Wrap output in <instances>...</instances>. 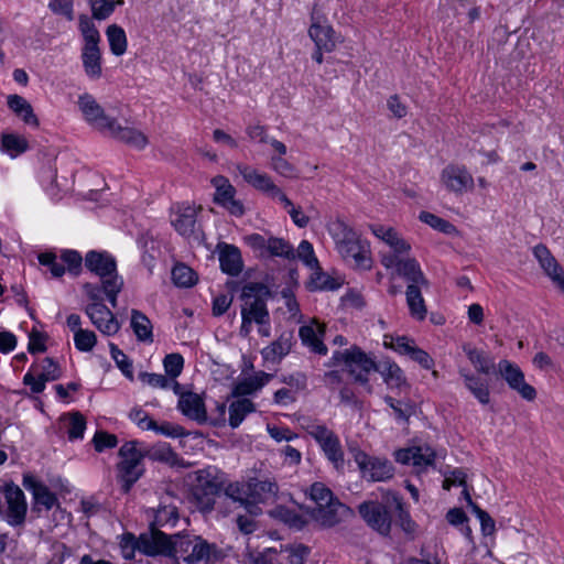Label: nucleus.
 Listing matches in <instances>:
<instances>
[{
	"instance_id": "f257e3e1",
	"label": "nucleus",
	"mask_w": 564,
	"mask_h": 564,
	"mask_svg": "<svg viewBox=\"0 0 564 564\" xmlns=\"http://www.w3.org/2000/svg\"><path fill=\"white\" fill-rule=\"evenodd\" d=\"M329 232L341 258L356 270H369L372 265L370 246L367 240L341 219L333 221Z\"/></svg>"
},
{
	"instance_id": "f03ea898",
	"label": "nucleus",
	"mask_w": 564,
	"mask_h": 564,
	"mask_svg": "<svg viewBox=\"0 0 564 564\" xmlns=\"http://www.w3.org/2000/svg\"><path fill=\"white\" fill-rule=\"evenodd\" d=\"M270 299L273 295L268 284H245L241 290V316L253 321L263 337L271 335L270 314L267 308Z\"/></svg>"
},
{
	"instance_id": "7ed1b4c3",
	"label": "nucleus",
	"mask_w": 564,
	"mask_h": 564,
	"mask_svg": "<svg viewBox=\"0 0 564 564\" xmlns=\"http://www.w3.org/2000/svg\"><path fill=\"white\" fill-rule=\"evenodd\" d=\"M176 558L186 564L214 563L221 557L215 543H209L199 535L176 534Z\"/></svg>"
},
{
	"instance_id": "20e7f679",
	"label": "nucleus",
	"mask_w": 564,
	"mask_h": 564,
	"mask_svg": "<svg viewBox=\"0 0 564 564\" xmlns=\"http://www.w3.org/2000/svg\"><path fill=\"white\" fill-rule=\"evenodd\" d=\"M333 365L343 364L354 380L367 387L368 392H371V387L368 384L369 375L376 371L377 364L367 356L359 347L352 346L343 351H335L332 357Z\"/></svg>"
},
{
	"instance_id": "39448f33",
	"label": "nucleus",
	"mask_w": 564,
	"mask_h": 564,
	"mask_svg": "<svg viewBox=\"0 0 564 564\" xmlns=\"http://www.w3.org/2000/svg\"><path fill=\"white\" fill-rule=\"evenodd\" d=\"M121 457L118 464L119 479L122 482L123 492H129L134 482L143 475L142 444L137 441L126 442L119 449Z\"/></svg>"
},
{
	"instance_id": "423d86ee",
	"label": "nucleus",
	"mask_w": 564,
	"mask_h": 564,
	"mask_svg": "<svg viewBox=\"0 0 564 564\" xmlns=\"http://www.w3.org/2000/svg\"><path fill=\"white\" fill-rule=\"evenodd\" d=\"M354 460L357 464L361 477L368 481H387L394 475V468L390 460L383 457L370 456L357 446H349Z\"/></svg>"
},
{
	"instance_id": "0eeeda50",
	"label": "nucleus",
	"mask_w": 564,
	"mask_h": 564,
	"mask_svg": "<svg viewBox=\"0 0 564 564\" xmlns=\"http://www.w3.org/2000/svg\"><path fill=\"white\" fill-rule=\"evenodd\" d=\"M305 430L319 445L333 466L337 470H341L345 465V458L338 436L324 424L310 423L305 426Z\"/></svg>"
},
{
	"instance_id": "6e6552de",
	"label": "nucleus",
	"mask_w": 564,
	"mask_h": 564,
	"mask_svg": "<svg viewBox=\"0 0 564 564\" xmlns=\"http://www.w3.org/2000/svg\"><path fill=\"white\" fill-rule=\"evenodd\" d=\"M40 264L46 267L53 278H61L65 271L76 278L83 270V257L82 254L72 249L63 250L61 253V262L57 261V257L54 252H42L37 256Z\"/></svg>"
},
{
	"instance_id": "1a4fd4ad",
	"label": "nucleus",
	"mask_w": 564,
	"mask_h": 564,
	"mask_svg": "<svg viewBox=\"0 0 564 564\" xmlns=\"http://www.w3.org/2000/svg\"><path fill=\"white\" fill-rule=\"evenodd\" d=\"M245 241L261 257H281L288 261H295V249L283 238H265L260 234H251L245 237Z\"/></svg>"
},
{
	"instance_id": "9d476101",
	"label": "nucleus",
	"mask_w": 564,
	"mask_h": 564,
	"mask_svg": "<svg viewBox=\"0 0 564 564\" xmlns=\"http://www.w3.org/2000/svg\"><path fill=\"white\" fill-rule=\"evenodd\" d=\"M381 264L391 270L393 278L406 282H426L419 262L414 258L403 257L395 252H381Z\"/></svg>"
},
{
	"instance_id": "9b49d317",
	"label": "nucleus",
	"mask_w": 564,
	"mask_h": 564,
	"mask_svg": "<svg viewBox=\"0 0 564 564\" xmlns=\"http://www.w3.org/2000/svg\"><path fill=\"white\" fill-rule=\"evenodd\" d=\"M140 552L148 556H176V534L167 535L156 528L140 535Z\"/></svg>"
},
{
	"instance_id": "f8f14e48",
	"label": "nucleus",
	"mask_w": 564,
	"mask_h": 564,
	"mask_svg": "<svg viewBox=\"0 0 564 564\" xmlns=\"http://www.w3.org/2000/svg\"><path fill=\"white\" fill-rule=\"evenodd\" d=\"M358 512L368 527L380 535L388 536L390 534L392 519L387 506L375 500L364 501L358 506Z\"/></svg>"
},
{
	"instance_id": "ddd939ff",
	"label": "nucleus",
	"mask_w": 564,
	"mask_h": 564,
	"mask_svg": "<svg viewBox=\"0 0 564 564\" xmlns=\"http://www.w3.org/2000/svg\"><path fill=\"white\" fill-rule=\"evenodd\" d=\"M85 267L101 282H115L118 278L116 259L107 251L90 250L85 256Z\"/></svg>"
},
{
	"instance_id": "4468645a",
	"label": "nucleus",
	"mask_w": 564,
	"mask_h": 564,
	"mask_svg": "<svg viewBox=\"0 0 564 564\" xmlns=\"http://www.w3.org/2000/svg\"><path fill=\"white\" fill-rule=\"evenodd\" d=\"M441 183L452 193L460 195L474 188V177L464 165L449 164L442 170Z\"/></svg>"
},
{
	"instance_id": "2eb2a0df",
	"label": "nucleus",
	"mask_w": 564,
	"mask_h": 564,
	"mask_svg": "<svg viewBox=\"0 0 564 564\" xmlns=\"http://www.w3.org/2000/svg\"><path fill=\"white\" fill-rule=\"evenodd\" d=\"M498 370L508 386L517 391L524 400L533 401L536 397L535 389L525 382L521 369L509 360H501L498 364Z\"/></svg>"
},
{
	"instance_id": "dca6fc26",
	"label": "nucleus",
	"mask_w": 564,
	"mask_h": 564,
	"mask_svg": "<svg viewBox=\"0 0 564 564\" xmlns=\"http://www.w3.org/2000/svg\"><path fill=\"white\" fill-rule=\"evenodd\" d=\"M394 458L400 464L412 465L416 473H421L434 465L435 452L427 445L412 446L397 451Z\"/></svg>"
},
{
	"instance_id": "f3484780",
	"label": "nucleus",
	"mask_w": 564,
	"mask_h": 564,
	"mask_svg": "<svg viewBox=\"0 0 564 564\" xmlns=\"http://www.w3.org/2000/svg\"><path fill=\"white\" fill-rule=\"evenodd\" d=\"M311 26L308 29V35L315 43V46L325 52H332L336 47L335 31L329 25L323 15L316 10H313L311 14Z\"/></svg>"
},
{
	"instance_id": "a211bd4d",
	"label": "nucleus",
	"mask_w": 564,
	"mask_h": 564,
	"mask_svg": "<svg viewBox=\"0 0 564 564\" xmlns=\"http://www.w3.org/2000/svg\"><path fill=\"white\" fill-rule=\"evenodd\" d=\"M24 488L33 496V511L41 512L42 509L48 511L54 506H58V499L46 485L39 481L33 475L25 474L22 481Z\"/></svg>"
},
{
	"instance_id": "6ab92c4d",
	"label": "nucleus",
	"mask_w": 564,
	"mask_h": 564,
	"mask_svg": "<svg viewBox=\"0 0 564 564\" xmlns=\"http://www.w3.org/2000/svg\"><path fill=\"white\" fill-rule=\"evenodd\" d=\"M312 518L323 528H332L345 521L352 514L349 507L339 500L330 501L327 505L315 507L312 510Z\"/></svg>"
},
{
	"instance_id": "aec40b11",
	"label": "nucleus",
	"mask_w": 564,
	"mask_h": 564,
	"mask_svg": "<svg viewBox=\"0 0 564 564\" xmlns=\"http://www.w3.org/2000/svg\"><path fill=\"white\" fill-rule=\"evenodd\" d=\"M3 494L8 503V523L13 527L22 525L26 516V501L23 491L14 484H7Z\"/></svg>"
},
{
	"instance_id": "412c9836",
	"label": "nucleus",
	"mask_w": 564,
	"mask_h": 564,
	"mask_svg": "<svg viewBox=\"0 0 564 564\" xmlns=\"http://www.w3.org/2000/svg\"><path fill=\"white\" fill-rule=\"evenodd\" d=\"M91 323L105 335H113L119 330V323L111 311L100 302L91 303L85 308Z\"/></svg>"
},
{
	"instance_id": "4be33fe9",
	"label": "nucleus",
	"mask_w": 564,
	"mask_h": 564,
	"mask_svg": "<svg viewBox=\"0 0 564 564\" xmlns=\"http://www.w3.org/2000/svg\"><path fill=\"white\" fill-rule=\"evenodd\" d=\"M296 258H299L311 270L308 282H337L335 278L323 272L310 241L302 240L300 242L295 250V259Z\"/></svg>"
},
{
	"instance_id": "5701e85b",
	"label": "nucleus",
	"mask_w": 564,
	"mask_h": 564,
	"mask_svg": "<svg viewBox=\"0 0 564 564\" xmlns=\"http://www.w3.org/2000/svg\"><path fill=\"white\" fill-rule=\"evenodd\" d=\"M78 107L86 119L91 126L100 131H106L112 118L105 115L102 107L89 94H83L78 98Z\"/></svg>"
},
{
	"instance_id": "b1692460",
	"label": "nucleus",
	"mask_w": 564,
	"mask_h": 564,
	"mask_svg": "<svg viewBox=\"0 0 564 564\" xmlns=\"http://www.w3.org/2000/svg\"><path fill=\"white\" fill-rule=\"evenodd\" d=\"M220 269L230 276H237L243 269L240 249L235 245L219 242L217 245Z\"/></svg>"
},
{
	"instance_id": "393cba45",
	"label": "nucleus",
	"mask_w": 564,
	"mask_h": 564,
	"mask_svg": "<svg viewBox=\"0 0 564 564\" xmlns=\"http://www.w3.org/2000/svg\"><path fill=\"white\" fill-rule=\"evenodd\" d=\"M106 131L112 138L137 149H143L148 144V139L141 131L132 127H122L113 118L106 127Z\"/></svg>"
},
{
	"instance_id": "a878e982",
	"label": "nucleus",
	"mask_w": 564,
	"mask_h": 564,
	"mask_svg": "<svg viewBox=\"0 0 564 564\" xmlns=\"http://www.w3.org/2000/svg\"><path fill=\"white\" fill-rule=\"evenodd\" d=\"M178 410L188 419L198 423L207 421V412L203 399L194 392L181 393Z\"/></svg>"
},
{
	"instance_id": "bb28decb",
	"label": "nucleus",
	"mask_w": 564,
	"mask_h": 564,
	"mask_svg": "<svg viewBox=\"0 0 564 564\" xmlns=\"http://www.w3.org/2000/svg\"><path fill=\"white\" fill-rule=\"evenodd\" d=\"M224 495L232 503L245 508L250 514L260 512V508L251 501L249 482H231L225 488Z\"/></svg>"
},
{
	"instance_id": "cd10ccee",
	"label": "nucleus",
	"mask_w": 564,
	"mask_h": 564,
	"mask_svg": "<svg viewBox=\"0 0 564 564\" xmlns=\"http://www.w3.org/2000/svg\"><path fill=\"white\" fill-rule=\"evenodd\" d=\"M533 254L553 282H564V271L545 245H536L533 248Z\"/></svg>"
},
{
	"instance_id": "c85d7f7f",
	"label": "nucleus",
	"mask_w": 564,
	"mask_h": 564,
	"mask_svg": "<svg viewBox=\"0 0 564 564\" xmlns=\"http://www.w3.org/2000/svg\"><path fill=\"white\" fill-rule=\"evenodd\" d=\"M237 171L242 178L256 189L267 193L270 196L273 193H278V186L272 182L268 174L260 173L256 169L246 164H238Z\"/></svg>"
},
{
	"instance_id": "c756f323",
	"label": "nucleus",
	"mask_w": 564,
	"mask_h": 564,
	"mask_svg": "<svg viewBox=\"0 0 564 564\" xmlns=\"http://www.w3.org/2000/svg\"><path fill=\"white\" fill-rule=\"evenodd\" d=\"M171 223L183 237L189 238L193 236L196 239L199 238V230L196 227V209L194 207L187 206L178 209Z\"/></svg>"
},
{
	"instance_id": "7c9ffc66",
	"label": "nucleus",
	"mask_w": 564,
	"mask_h": 564,
	"mask_svg": "<svg viewBox=\"0 0 564 564\" xmlns=\"http://www.w3.org/2000/svg\"><path fill=\"white\" fill-rule=\"evenodd\" d=\"M376 371L381 375L390 389L402 390L409 387L403 370L391 360H382L377 365Z\"/></svg>"
},
{
	"instance_id": "2f4dec72",
	"label": "nucleus",
	"mask_w": 564,
	"mask_h": 564,
	"mask_svg": "<svg viewBox=\"0 0 564 564\" xmlns=\"http://www.w3.org/2000/svg\"><path fill=\"white\" fill-rule=\"evenodd\" d=\"M8 108L19 118L23 120L25 124L37 128L40 122L36 115L33 111L32 105L20 95H9L7 98Z\"/></svg>"
},
{
	"instance_id": "473e14b6",
	"label": "nucleus",
	"mask_w": 564,
	"mask_h": 564,
	"mask_svg": "<svg viewBox=\"0 0 564 564\" xmlns=\"http://www.w3.org/2000/svg\"><path fill=\"white\" fill-rule=\"evenodd\" d=\"M324 335V327L317 325H303L300 327L299 336L304 346L308 347L312 352L318 355H326L327 347L324 345L322 340V336Z\"/></svg>"
},
{
	"instance_id": "72a5a7b5",
	"label": "nucleus",
	"mask_w": 564,
	"mask_h": 564,
	"mask_svg": "<svg viewBox=\"0 0 564 564\" xmlns=\"http://www.w3.org/2000/svg\"><path fill=\"white\" fill-rule=\"evenodd\" d=\"M292 345L293 333L284 332L262 350L263 358L268 361L278 362L291 351Z\"/></svg>"
},
{
	"instance_id": "f704fd0d",
	"label": "nucleus",
	"mask_w": 564,
	"mask_h": 564,
	"mask_svg": "<svg viewBox=\"0 0 564 564\" xmlns=\"http://www.w3.org/2000/svg\"><path fill=\"white\" fill-rule=\"evenodd\" d=\"M251 501L257 506L258 502H264L274 498L278 494L279 486L271 479L252 478L249 481Z\"/></svg>"
},
{
	"instance_id": "c9c22d12",
	"label": "nucleus",
	"mask_w": 564,
	"mask_h": 564,
	"mask_svg": "<svg viewBox=\"0 0 564 564\" xmlns=\"http://www.w3.org/2000/svg\"><path fill=\"white\" fill-rule=\"evenodd\" d=\"M459 375L464 379L465 387L481 404H488L490 402V391L487 381L470 373L466 369H460Z\"/></svg>"
},
{
	"instance_id": "e433bc0d",
	"label": "nucleus",
	"mask_w": 564,
	"mask_h": 564,
	"mask_svg": "<svg viewBox=\"0 0 564 564\" xmlns=\"http://www.w3.org/2000/svg\"><path fill=\"white\" fill-rule=\"evenodd\" d=\"M271 375L265 372H259L254 376L243 378L239 380L234 389L232 394L236 397H243L256 392L261 389L270 380Z\"/></svg>"
},
{
	"instance_id": "4c0bfd02",
	"label": "nucleus",
	"mask_w": 564,
	"mask_h": 564,
	"mask_svg": "<svg viewBox=\"0 0 564 564\" xmlns=\"http://www.w3.org/2000/svg\"><path fill=\"white\" fill-rule=\"evenodd\" d=\"M142 454L144 458L148 457L153 462L166 463L171 466L176 465L180 460L177 454L166 443H158L151 447L142 446Z\"/></svg>"
},
{
	"instance_id": "58836bf2",
	"label": "nucleus",
	"mask_w": 564,
	"mask_h": 564,
	"mask_svg": "<svg viewBox=\"0 0 564 564\" xmlns=\"http://www.w3.org/2000/svg\"><path fill=\"white\" fill-rule=\"evenodd\" d=\"M83 66L88 77L97 79L101 76V53L98 47H83Z\"/></svg>"
},
{
	"instance_id": "ea45409f",
	"label": "nucleus",
	"mask_w": 564,
	"mask_h": 564,
	"mask_svg": "<svg viewBox=\"0 0 564 564\" xmlns=\"http://www.w3.org/2000/svg\"><path fill=\"white\" fill-rule=\"evenodd\" d=\"M28 149L29 143L25 138L14 133H1L0 150L12 159L24 153Z\"/></svg>"
},
{
	"instance_id": "a19ab883",
	"label": "nucleus",
	"mask_w": 564,
	"mask_h": 564,
	"mask_svg": "<svg viewBox=\"0 0 564 564\" xmlns=\"http://www.w3.org/2000/svg\"><path fill=\"white\" fill-rule=\"evenodd\" d=\"M256 411V405L249 399H239L229 405V425L232 429L238 427L245 417Z\"/></svg>"
},
{
	"instance_id": "79ce46f5",
	"label": "nucleus",
	"mask_w": 564,
	"mask_h": 564,
	"mask_svg": "<svg viewBox=\"0 0 564 564\" xmlns=\"http://www.w3.org/2000/svg\"><path fill=\"white\" fill-rule=\"evenodd\" d=\"M406 303L413 317L422 321L426 316V307L422 291L417 284H409L406 290Z\"/></svg>"
},
{
	"instance_id": "37998d69",
	"label": "nucleus",
	"mask_w": 564,
	"mask_h": 564,
	"mask_svg": "<svg viewBox=\"0 0 564 564\" xmlns=\"http://www.w3.org/2000/svg\"><path fill=\"white\" fill-rule=\"evenodd\" d=\"M131 327L140 341H153L152 324L141 312L133 310L131 315Z\"/></svg>"
},
{
	"instance_id": "c03bdc74",
	"label": "nucleus",
	"mask_w": 564,
	"mask_h": 564,
	"mask_svg": "<svg viewBox=\"0 0 564 564\" xmlns=\"http://www.w3.org/2000/svg\"><path fill=\"white\" fill-rule=\"evenodd\" d=\"M110 51L116 56H121L127 51V36L124 30L117 25L111 24L106 31Z\"/></svg>"
},
{
	"instance_id": "a18cd8bd",
	"label": "nucleus",
	"mask_w": 564,
	"mask_h": 564,
	"mask_svg": "<svg viewBox=\"0 0 564 564\" xmlns=\"http://www.w3.org/2000/svg\"><path fill=\"white\" fill-rule=\"evenodd\" d=\"M464 351L478 372L488 375L494 368V360L489 358L482 350L467 345L464 346Z\"/></svg>"
},
{
	"instance_id": "49530a36",
	"label": "nucleus",
	"mask_w": 564,
	"mask_h": 564,
	"mask_svg": "<svg viewBox=\"0 0 564 564\" xmlns=\"http://www.w3.org/2000/svg\"><path fill=\"white\" fill-rule=\"evenodd\" d=\"M78 21L79 30L85 41L84 47H98L100 34L91 19L86 14H80Z\"/></svg>"
},
{
	"instance_id": "de8ad7c7",
	"label": "nucleus",
	"mask_w": 564,
	"mask_h": 564,
	"mask_svg": "<svg viewBox=\"0 0 564 564\" xmlns=\"http://www.w3.org/2000/svg\"><path fill=\"white\" fill-rule=\"evenodd\" d=\"M212 183L216 188L214 195L216 204L221 206L235 196L236 189L225 176L218 175L212 180Z\"/></svg>"
},
{
	"instance_id": "09e8293b",
	"label": "nucleus",
	"mask_w": 564,
	"mask_h": 564,
	"mask_svg": "<svg viewBox=\"0 0 564 564\" xmlns=\"http://www.w3.org/2000/svg\"><path fill=\"white\" fill-rule=\"evenodd\" d=\"M178 519L177 509L174 506H163L160 507L154 516L153 521L151 522L150 528H161L166 525L174 527Z\"/></svg>"
},
{
	"instance_id": "8fccbe9b",
	"label": "nucleus",
	"mask_w": 564,
	"mask_h": 564,
	"mask_svg": "<svg viewBox=\"0 0 564 564\" xmlns=\"http://www.w3.org/2000/svg\"><path fill=\"white\" fill-rule=\"evenodd\" d=\"M395 501V511L398 513L397 522L402 529V531L408 535L410 539H414L416 534L417 525L416 523L411 519L409 512L404 510L403 503L399 499H394Z\"/></svg>"
},
{
	"instance_id": "3c124183",
	"label": "nucleus",
	"mask_w": 564,
	"mask_h": 564,
	"mask_svg": "<svg viewBox=\"0 0 564 564\" xmlns=\"http://www.w3.org/2000/svg\"><path fill=\"white\" fill-rule=\"evenodd\" d=\"M465 498L467 499L469 506L473 509V512L476 514L478 520L480 521L481 531L485 535H490L495 532V521L492 518L482 509H480L477 505H475L470 498V495L466 489L463 491Z\"/></svg>"
},
{
	"instance_id": "603ef678",
	"label": "nucleus",
	"mask_w": 564,
	"mask_h": 564,
	"mask_svg": "<svg viewBox=\"0 0 564 564\" xmlns=\"http://www.w3.org/2000/svg\"><path fill=\"white\" fill-rule=\"evenodd\" d=\"M86 429L85 417L78 413H72L67 419V435L70 441L83 438Z\"/></svg>"
},
{
	"instance_id": "864d4df0",
	"label": "nucleus",
	"mask_w": 564,
	"mask_h": 564,
	"mask_svg": "<svg viewBox=\"0 0 564 564\" xmlns=\"http://www.w3.org/2000/svg\"><path fill=\"white\" fill-rule=\"evenodd\" d=\"M310 497L316 503V507H321L336 501L332 490L322 482H315L310 488Z\"/></svg>"
},
{
	"instance_id": "5fc2aeb1",
	"label": "nucleus",
	"mask_w": 564,
	"mask_h": 564,
	"mask_svg": "<svg viewBox=\"0 0 564 564\" xmlns=\"http://www.w3.org/2000/svg\"><path fill=\"white\" fill-rule=\"evenodd\" d=\"M172 282H198V274L186 263L176 262L171 270Z\"/></svg>"
},
{
	"instance_id": "6e6d98bb",
	"label": "nucleus",
	"mask_w": 564,
	"mask_h": 564,
	"mask_svg": "<svg viewBox=\"0 0 564 564\" xmlns=\"http://www.w3.org/2000/svg\"><path fill=\"white\" fill-rule=\"evenodd\" d=\"M419 219L431 226L433 229H436L444 234H451L455 227L447 220L430 213V212H421L419 215Z\"/></svg>"
},
{
	"instance_id": "4d7b16f0",
	"label": "nucleus",
	"mask_w": 564,
	"mask_h": 564,
	"mask_svg": "<svg viewBox=\"0 0 564 564\" xmlns=\"http://www.w3.org/2000/svg\"><path fill=\"white\" fill-rule=\"evenodd\" d=\"M110 354L118 368L130 380H133L132 362L128 356L120 350L115 344L110 343Z\"/></svg>"
},
{
	"instance_id": "13d9d810",
	"label": "nucleus",
	"mask_w": 564,
	"mask_h": 564,
	"mask_svg": "<svg viewBox=\"0 0 564 564\" xmlns=\"http://www.w3.org/2000/svg\"><path fill=\"white\" fill-rule=\"evenodd\" d=\"M164 370L170 379H176L184 368V358L180 354L166 355L163 360Z\"/></svg>"
},
{
	"instance_id": "bf43d9fd",
	"label": "nucleus",
	"mask_w": 564,
	"mask_h": 564,
	"mask_svg": "<svg viewBox=\"0 0 564 564\" xmlns=\"http://www.w3.org/2000/svg\"><path fill=\"white\" fill-rule=\"evenodd\" d=\"M96 341V335L91 330L78 328L74 334L75 347L80 351H90Z\"/></svg>"
},
{
	"instance_id": "052dcab7",
	"label": "nucleus",
	"mask_w": 564,
	"mask_h": 564,
	"mask_svg": "<svg viewBox=\"0 0 564 564\" xmlns=\"http://www.w3.org/2000/svg\"><path fill=\"white\" fill-rule=\"evenodd\" d=\"M93 18L96 20H106L116 8L115 1L90 0Z\"/></svg>"
},
{
	"instance_id": "680f3d73",
	"label": "nucleus",
	"mask_w": 564,
	"mask_h": 564,
	"mask_svg": "<svg viewBox=\"0 0 564 564\" xmlns=\"http://www.w3.org/2000/svg\"><path fill=\"white\" fill-rule=\"evenodd\" d=\"M383 241L391 248L389 252H395L397 254L400 256L406 253L411 249V246L403 238H401L393 229L388 231L387 237L383 239Z\"/></svg>"
},
{
	"instance_id": "e2e57ef3",
	"label": "nucleus",
	"mask_w": 564,
	"mask_h": 564,
	"mask_svg": "<svg viewBox=\"0 0 564 564\" xmlns=\"http://www.w3.org/2000/svg\"><path fill=\"white\" fill-rule=\"evenodd\" d=\"M384 346L390 347L401 355H409L414 344L413 340L405 336L387 337L384 339Z\"/></svg>"
},
{
	"instance_id": "0e129e2a",
	"label": "nucleus",
	"mask_w": 564,
	"mask_h": 564,
	"mask_svg": "<svg viewBox=\"0 0 564 564\" xmlns=\"http://www.w3.org/2000/svg\"><path fill=\"white\" fill-rule=\"evenodd\" d=\"M145 249L144 254L142 256V264L148 269L150 273H152L153 268L156 263V258L160 254V250L154 240L145 241L143 245Z\"/></svg>"
},
{
	"instance_id": "69168bd1",
	"label": "nucleus",
	"mask_w": 564,
	"mask_h": 564,
	"mask_svg": "<svg viewBox=\"0 0 564 564\" xmlns=\"http://www.w3.org/2000/svg\"><path fill=\"white\" fill-rule=\"evenodd\" d=\"M384 402L393 410L398 420L406 421L411 415V405L402 400H395L390 395L384 397Z\"/></svg>"
},
{
	"instance_id": "338daca9",
	"label": "nucleus",
	"mask_w": 564,
	"mask_h": 564,
	"mask_svg": "<svg viewBox=\"0 0 564 564\" xmlns=\"http://www.w3.org/2000/svg\"><path fill=\"white\" fill-rule=\"evenodd\" d=\"M271 166L276 173L284 177L292 178L296 176V169L283 159V156H272Z\"/></svg>"
},
{
	"instance_id": "774afa93",
	"label": "nucleus",
	"mask_w": 564,
	"mask_h": 564,
	"mask_svg": "<svg viewBox=\"0 0 564 564\" xmlns=\"http://www.w3.org/2000/svg\"><path fill=\"white\" fill-rule=\"evenodd\" d=\"M40 375L46 382L54 381L61 377V369L52 358L46 357L41 364Z\"/></svg>"
}]
</instances>
